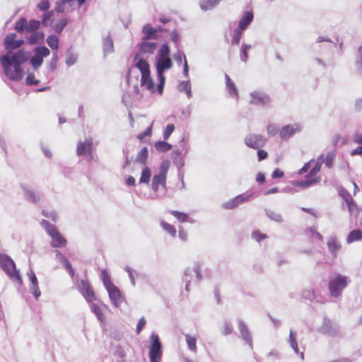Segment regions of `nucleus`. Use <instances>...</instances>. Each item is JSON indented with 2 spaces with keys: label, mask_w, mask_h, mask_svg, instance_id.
Segmentation results:
<instances>
[{
  "label": "nucleus",
  "mask_w": 362,
  "mask_h": 362,
  "mask_svg": "<svg viewBox=\"0 0 362 362\" xmlns=\"http://www.w3.org/2000/svg\"><path fill=\"white\" fill-rule=\"evenodd\" d=\"M0 61L4 68L5 74L12 81H18L23 77V71L21 66L15 64H11L9 54L2 56Z\"/></svg>",
  "instance_id": "obj_1"
},
{
  "label": "nucleus",
  "mask_w": 362,
  "mask_h": 362,
  "mask_svg": "<svg viewBox=\"0 0 362 362\" xmlns=\"http://www.w3.org/2000/svg\"><path fill=\"white\" fill-rule=\"evenodd\" d=\"M41 225L45 228L47 233L52 237L51 245L54 247H61L66 245V240L59 233L57 227L46 220L41 221Z\"/></svg>",
  "instance_id": "obj_2"
},
{
  "label": "nucleus",
  "mask_w": 362,
  "mask_h": 362,
  "mask_svg": "<svg viewBox=\"0 0 362 362\" xmlns=\"http://www.w3.org/2000/svg\"><path fill=\"white\" fill-rule=\"evenodd\" d=\"M346 278L340 275L332 276L329 283L330 293L334 297L341 295L342 290L346 286Z\"/></svg>",
  "instance_id": "obj_3"
},
{
  "label": "nucleus",
  "mask_w": 362,
  "mask_h": 362,
  "mask_svg": "<svg viewBox=\"0 0 362 362\" xmlns=\"http://www.w3.org/2000/svg\"><path fill=\"white\" fill-rule=\"evenodd\" d=\"M1 266L4 271L15 281L22 283L19 272L16 270L14 262L9 257H5L1 259Z\"/></svg>",
  "instance_id": "obj_4"
},
{
  "label": "nucleus",
  "mask_w": 362,
  "mask_h": 362,
  "mask_svg": "<svg viewBox=\"0 0 362 362\" xmlns=\"http://www.w3.org/2000/svg\"><path fill=\"white\" fill-rule=\"evenodd\" d=\"M158 45L154 42H150L148 40L143 39L142 42L139 45V50L134 61L137 60L139 57H147L155 52Z\"/></svg>",
  "instance_id": "obj_5"
},
{
  "label": "nucleus",
  "mask_w": 362,
  "mask_h": 362,
  "mask_svg": "<svg viewBox=\"0 0 362 362\" xmlns=\"http://www.w3.org/2000/svg\"><path fill=\"white\" fill-rule=\"evenodd\" d=\"M152 344L150 347L149 357L151 362L160 361L162 350L159 337L157 334L151 336Z\"/></svg>",
  "instance_id": "obj_6"
},
{
  "label": "nucleus",
  "mask_w": 362,
  "mask_h": 362,
  "mask_svg": "<svg viewBox=\"0 0 362 362\" xmlns=\"http://www.w3.org/2000/svg\"><path fill=\"white\" fill-rule=\"evenodd\" d=\"M267 139L261 134H251L245 138V144L250 148L259 149L263 147Z\"/></svg>",
  "instance_id": "obj_7"
},
{
  "label": "nucleus",
  "mask_w": 362,
  "mask_h": 362,
  "mask_svg": "<svg viewBox=\"0 0 362 362\" xmlns=\"http://www.w3.org/2000/svg\"><path fill=\"white\" fill-rule=\"evenodd\" d=\"M24 41L23 40H16L15 33H10L6 35L4 40L5 48L8 50L16 49L21 47Z\"/></svg>",
  "instance_id": "obj_8"
},
{
  "label": "nucleus",
  "mask_w": 362,
  "mask_h": 362,
  "mask_svg": "<svg viewBox=\"0 0 362 362\" xmlns=\"http://www.w3.org/2000/svg\"><path fill=\"white\" fill-rule=\"evenodd\" d=\"M250 198L249 195L239 194L233 199L225 202L223 207L226 209H233L238 206L240 204L246 202Z\"/></svg>",
  "instance_id": "obj_9"
},
{
  "label": "nucleus",
  "mask_w": 362,
  "mask_h": 362,
  "mask_svg": "<svg viewBox=\"0 0 362 362\" xmlns=\"http://www.w3.org/2000/svg\"><path fill=\"white\" fill-rule=\"evenodd\" d=\"M173 66V62L170 57H159L156 63V69L158 76H163L165 70Z\"/></svg>",
  "instance_id": "obj_10"
},
{
  "label": "nucleus",
  "mask_w": 362,
  "mask_h": 362,
  "mask_svg": "<svg viewBox=\"0 0 362 362\" xmlns=\"http://www.w3.org/2000/svg\"><path fill=\"white\" fill-rule=\"evenodd\" d=\"M107 290L108 291V294L112 304L115 307L120 306L123 301V298L119 288L114 286Z\"/></svg>",
  "instance_id": "obj_11"
},
{
  "label": "nucleus",
  "mask_w": 362,
  "mask_h": 362,
  "mask_svg": "<svg viewBox=\"0 0 362 362\" xmlns=\"http://www.w3.org/2000/svg\"><path fill=\"white\" fill-rule=\"evenodd\" d=\"M81 293L88 302H93L95 300V293L89 283L82 280L81 281Z\"/></svg>",
  "instance_id": "obj_12"
},
{
  "label": "nucleus",
  "mask_w": 362,
  "mask_h": 362,
  "mask_svg": "<svg viewBox=\"0 0 362 362\" xmlns=\"http://www.w3.org/2000/svg\"><path fill=\"white\" fill-rule=\"evenodd\" d=\"M9 57L11 59V64H15L16 65L21 66L28 59L29 53L23 49H21L12 55H9Z\"/></svg>",
  "instance_id": "obj_13"
},
{
  "label": "nucleus",
  "mask_w": 362,
  "mask_h": 362,
  "mask_svg": "<svg viewBox=\"0 0 362 362\" xmlns=\"http://www.w3.org/2000/svg\"><path fill=\"white\" fill-rule=\"evenodd\" d=\"M165 180H166V173L164 171H160L158 174L155 175L153 177L152 180V188L154 191H158L159 186L161 185L163 187H165Z\"/></svg>",
  "instance_id": "obj_14"
},
{
  "label": "nucleus",
  "mask_w": 362,
  "mask_h": 362,
  "mask_svg": "<svg viewBox=\"0 0 362 362\" xmlns=\"http://www.w3.org/2000/svg\"><path fill=\"white\" fill-rule=\"evenodd\" d=\"M322 155L318 158L315 165L311 168L306 177L309 180H317V183L320 182V177L317 174L320 171L322 166Z\"/></svg>",
  "instance_id": "obj_15"
},
{
  "label": "nucleus",
  "mask_w": 362,
  "mask_h": 362,
  "mask_svg": "<svg viewBox=\"0 0 362 362\" xmlns=\"http://www.w3.org/2000/svg\"><path fill=\"white\" fill-rule=\"evenodd\" d=\"M76 151L78 156H82L87 153H90L92 151V139H88L84 142H78Z\"/></svg>",
  "instance_id": "obj_16"
},
{
  "label": "nucleus",
  "mask_w": 362,
  "mask_h": 362,
  "mask_svg": "<svg viewBox=\"0 0 362 362\" xmlns=\"http://www.w3.org/2000/svg\"><path fill=\"white\" fill-rule=\"evenodd\" d=\"M251 97V103L255 105H264L268 103L270 101L269 97L267 95L259 92L252 93Z\"/></svg>",
  "instance_id": "obj_17"
},
{
  "label": "nucleus",
  "mask_w": 362,
  "mask_h": 362,
  "mask_svg": "<svg viewBox=\"0 0 362 362\" xmlns=\"http://www.w3.org/2000/svg\"><path fill=\"white\" fill-rule=\"evenodd\" d=\"M299 128L297 125H286L284 126L280 131L279 135L282 139H288L290 138L296 131H298Z\"/></svg>",
  "instance_id": "obj_18"
},
{
  "label": "nucleus",
  "mask_w": 362,
  "mask_h": 362,
  "mask_svg": "<svg viewBox=\"0 0 362 362\" xmlns=\"http://www.w3.org/2000/svg\"><path fill=\"white\" fill-rule=\"evenodd\" d=\"M141 86L145 87L148 90L153 93L155 91V86L150 73L141 75Z\"/></svg>",
  "instance_id": "obj_19"
},
{
  "label": "nucleus",
  "mask_w": 362,
  "mask_h": 362,
  "mask_svg": "<svg viewBox=\"0 0 362 362\" xmlns=\"http://www.w3.org/2000/svg\"><path fill=\"white\" fill-rule=\"evenodd\" d=\"M238 328L244 340L250 345H252V337L247 325L243 322H238Z\"/></svg>",
  "instance_id": "obj_20"
},
{
  "label": "nucleus",
  "mask_w": 362,
  "mask_h": 362,
  "mask_svg": "<svg viewBox=\"0 0 362 362\" xmlns=\"http://www.w3.org/2000/svg\"><path fill=\"white\" fill-rule=\"evenodd\" d=\"M327 247L334 257H337V252L340 250L341 245L336 238H331L327 241Z\"/></svg>",
  "instance_id": "obj_21"
},
{
  "label": "nucleus",
  "mask_w": 362,
  "mask_h": 362,
  "mask_svg": "<svg viewBox=\"0 0 362 362\" xmlns=\"http://www.w3.org/2000/svg\"><path fill=\"white\" fill-rule=\"evenodd\" d=\"M253 13L251 11H246L243 17L241 18L238 28L240 30H245L247 25L252 21L253 20Z\"/></svg>",
  "instance_id": "obj_22"
},
{
  "label": "nucleus",
  "mask_w": 362,
  "mask_h": 362,
  "mask_svg": "<svg viewBox=\"0 0 362 362\" xmlns=\"http://www.w3.org/2000/svg\"><path fill=\"white\" fill-rule=\"evenodd\" d=\"M134 62L136 67L140 70L141 75L150 73L149 64L146 60L142 59V57H139Z\"/></svg>",
  "instance_id": "obj_23"
},
{
  "label": "nucleus",
  "mask_w": 362,
  "mask_h": 362,
  "mask_svg": "<svg viewBox=\"0 0 362 362\" xmlns=\"http://www.w3.org/2000/svg\"><path fill=\"white\" fill-rule=\"evenodd\" d=\"M226 88H227L228 93H230V95L232 97L238 99V89H237L234 82L230 79V78L228 75H226Z\"/></svg>",
  "instance_id": "obj_24"
},
{
  "label": "nucleus",
  "mask_w": 362,
  "mask_h": 362,
  "mask_svg": "<svg viewBox=\"0 0 362 362\" xmlns=\"http://www.w3.org/2000/svg\"><path fill=\"white\" fill-rule=\"evenodd\" d=\"M157 32L158 30L156 28H153L150 24H146L143 28V33L145 34L143 39L150 40L152 38H156L155 35Z\"/></svg>",
  "instance_id": "obj_25"
},
{
  "label": "nucleus",
  "mask_w": 362,
  "mask_h": 362,
  "mask_svg": "<svg viewBox=\"0 0 362 362\" xmlns=\"http://www.w3.org/2000/svg\"><path fill=\"white\" fill-rule=\"evenodd\" d=\"M33 33L30 35V36L28 38V42L33 45L37 43H40L43 41L45 35L44 33L42 31H35L32 32Z\"/></svg>",
  "instance_id": "obj_26"
},
{
  "label": "nucleus",
  "mask_w": 362,
  "mask_h": 362,
  "mask_svg": "<svg viewBox=\"0 0 362 362\" xmlns=\"http://www.w3.org/2000/svg\"><path fill=\"white\" fill-rule=\"evenodd\" d=\"M317 183V180H309L305 177V180L300 181H294L293 185L301 188H307Z\"/></svg>",
  "instance_id": "obj_27"
},
{
  "label": "nucleus",
  "mask_w": 362,
  "mask_h": 362,
  "mask_svg": "<svg viewBox=\"0 0 362 362\" xmlns=\"http://www.w3.org/2000/svg\"><path fill=\"white\" fill-rule=\"evenodd\" d=\"M160 225L170 236L175 237L176 235L177 231L174 226L165 222V221H160Z\"/></svg>",
  "instance_id": "obj_28"
},
{
  "label": "nucleus",
  "mask_w": 362,
  "mask_h": 362,
  "mask_svg": "<svg viewBox=\"0 0 362 362\" xmlns=\"http://www.w3.org/2000/svg\"><path fill=\"white\" fill-rule=\"evenodd\" d=\"M362 239V232L360 229L354 230L349 234L347 242L349 243H354Z\"/></svg>",
  "instance_id": "obj_29"
},
{
  "label": "nucleus",
  "mask_w": 362,
  "mask_h": 362,
  "mask_svg": "<svg viewBox=\"0 0 362 362\" xmlns=\"http://www.w3.org/2000/svg\"><path fill=\"white\" fill-rule=\"evenodd\" d=\"M155 148L158 151L166 152L170 151L173 146L165 141H159L155 144Z\"/></svg>",
  "instance_id": "obj_30"
},
{
  "label": "nucleus",
  "mask_w": 362,
  "mask_h": 362,
  "mask_svg": "<svg viewBox=\"0 0 362 362\" xmlns=\"http://www.w3.org/2000/svg\"><path fill=\"white\" fill-rule=\"evenodd\" d=\"M101 279L106 289H108L115 286L112 283L110 276H109L107 272L105 269H103L101 272Z\"/></svg>",
  "instance_id": "obj_31"
},
{
  "label": "nucleus",
  "mask_w": 362,
  "mask_h": 362,
  "mask_svg": "<svg viewBox=\"0 0 362 362\" xmlns=\"http://www.w3.org/2000/svg\"><path fill=\"white\" fill-rule=\"evenodd\" d=\"M148 158V149L146 147L142 148L136 156V161L141 163L146 164Z\"/></svg>",
  "instance_id": "obj_32"
},
{
  "label": "nucleus",
  "mask_w": 362,
  "mask_h": 362,
  "mask_svg": "<svg viewBox=\"0 0 362 362\" xmlns=\"http://www.w3.org/2000/svg\"><path fill=\"white\" fill-rule=\"evenodd\" d=\"M47 43L52 49L57 50L59 48V38L56 35L48 36Z\"/></svg>",
  "instance_id": "obj_33"
},
{
  "label": "nucleus",
  "mask_w": 362,
  "mask_h": 362,
  "mask_svg": "<svg viewBox=\"0 0 362 362\" xmlns=\"http://www.w3.org/2000/svg\"><path fill=\"white\" fill-rule=\"evenodd\" d=\"M221 0H202L200 5L202 9L207 10L216 6Z\"/></svg>",
  "instance_id": "obj_34"
},
{
  "label": "nucleus",
  "mask_w": 362,
  "mask_h": 362,
  "mask_svg": "<svg viewBox=\"0 0 362 362\" xmlns=\"http://www.w3.org/2000/svg\"><path fill=\"white\" fill-rule=\"evenodd\" d=\"M28 22L25 18H21L15 25V30L18 33H22L23 30H27Z\"/></svg>",
  "instance_id": "obj_35"
},
{
  "label": "nucleus",
  "mask_w": 362,
  "mask_h": 362,
  "mask_svg": "<svg viewBox=\"0 0 362 362\" xmlns=\"http://www.w3.org/2000/svg\"><path fill=\"white\" fill-rule=\"evenodd\" d=\"M151 176V173L150 169L147 167L144 168L142 170L141 175L139 179V182L148 184L150 181Z\"/></svg>",
  "instance_id": "obj_36"
},
{
  "label": "nucleus",
  "mask_w": 362,
  "mask_h": 362,
  "mask_svg": "<svg viewBox=\"0 0 362 362\" xmlns=\"http://www.w3.org/2000/svg\"><path fill=\"white\" fill-rule=\"evenodd\" d=\"M186 342L188 348L193 352L197 351V339L189 334L185 335Z\"/></svg>",
  "instance_id": "obj_37"
},
{
  "label": "nucleus",
  "mask_w": 362,
  "mask_h": 362,
  "mask_svg": "<svg viewBox=\"0 0 362 362\" xmlns=\"http://www.w3.org/2000/svg\"><path fill=\"white\" fill-rule=\"evenodd\" d=\"M170 214H172L178 221L181 223H184L187 221L188 215L183 212H180L175 210L170 211Z\"/></svg>",
  "instance_id": "obj_38"
},
{
  "label": "nucleus",
  "mask_w": 362,
  "mask_h": 362,
  "mask_svg": "<svg viewBox=\"0 0 362 362\" xmlns=\"http://www.w3.org/2000/svg\"><path fill=\"white\" fill-rule=\"evenodd\" d=\"M349 212L354 216H358L359 209L354 199L346 202Z\"/></svg>",
  "instance_id": "obj_39"
},
{
  "label": "nucleus",
  "mask_w": 362,
  "mask_h": 362,
  "mask_svg": "<svg viewBox=\"0 0 362 362\" xmlns=\"http://www.w3.org/2000/svg\"><path fill=\"white\" fill-rule=\"evenodd\" d=\"M170 49L167 43H164L162 45L160 49H159L158 54L159 57H170Z\"/></svg>",
  "instance_id": "obj_40"
},
{
  "label": "nucleus",
  "mask_w": 362,
  "mask_h": 362,
  "mask_svg": "<svg viewBox=\"0 0 362 362\" xmlns=\"http://www.w3.org/2000/svg\"><path fill=\"white\" fill-rule=\"evenodd\" d=\"M92 310L94 312V313L97 316L98 320H100V322L104 323L105 320V317L102 313L100 308L98 305L93 304L92 305Z\"/></svg>",
  "instance_id": "obj_41"
},
{
  "label": "nucleus",
  "mask_w": 362,
  "mask_h": 362,
  "mask_svg": "<svg viewBox=\"0 0 362 362\" xmlns=\"http://www.w3.org/2000/svg\"><path fill=\"white\" fill-rule=\"evenodd\" d=\"M35 51V53L42 59L43 57L49 56L50 54L49 49L45 46L36 47Z\"/></svg>",
  "instance_id": "obj_42"
},
{
  "label": "nucleus",
  "mask_w": 362,
  "mask_h": 362,
  "mask_svg": "<svg viewBox=\"0 0 362 362\" xmlns=\"http://www.w3.org/2000/svg\"><path fill=\"white\" fill-rule=\"evenodd\" d=\"M40 25V22L37 20H31L28 23L27 31L28 32H35L36 31Z\"/></svg>",
  "instance_id": "obj_43"
},
{
  "label": "nucleus",
  "mask_w": 362,
  "mask_h": 362,
  "mask_svg": "<svg viewBox=\"0 0 362 362\" xmlns=\"http://www.w3.org/2000/svg\"><path fill=\"white\" fill-rule=\"evenodd\" d=\"M30 62L34 68L37 69L42 65L43 62V59L36 54L31 58Z\"/></svg>",
  "instance_id": "obj_44"
},
{
  "label": "nucleus",
  "mask_w": 362,
  "mask_h": 362,
  "mask_svg": "<svg viewBox=\"0 0 362 362\" xmlns=\"http://www.w3.org/2000/svg\"><path fill=\"white\" fill-rule=\"evenodd\" d=\"M174 130H175V126L173 124H168L166 126L165 129H164L163 134L164 140H167L170 137V134L173 133V132Z\"/></svg>",
  "instance_id": "obj_45"
},
{
  "label": "nucleus",
  "mask_w": 362,
  "mask_h": 362,
  "mask_svg": "<svg viewBox=\"0 0 362 362\" xmlns=\"http://www.w3.org/2000/svg\"><path fill=\"white\" fill-rule=\"evenodd\" d=\"M67 21L65 18L61 19L54 25V30L57 33H60L64 28L66 25Z\"/></svg>",
  "instance_id": "obj_46"
},
{
  "label": "nucleus",
  "mask_w": 362,
  "mask_h": 362,
  "mask_svg": "<svg viewBox=\"0 0 362 362\" xmlns=\"http://www.w3.org/2000/svg\"><path fill=\"white\" fill-rule=\"evenodd\" d=\"M251 48L250 45H243L242 46V55L241 60L244 62H246L248 59V50Z\"/></svg>",
  "instance_id": "obj_47"
},
{
  "label": "nucleus",
  "mask_w": 362,
  "mask_h": 362,
  "mask_svg": "<svg viewBox=\"0 0 362 362\" xmlns=\"http://www.w3.org/2000/svg\"><path fill=\"white\" fill-rule=\"evenodd\" d=\"M252 237L253 239H255L257 242H260L264 239L267 238V235L262 233L259 230H255L252 233Z\"/></svg>",
  "instance_id": "obj_48"
},
{
  "label": "nucleus",
  "mask_w": 362,
  "mask_h": 362,
  "mask_svg": "<svg viewBox=\"0 0 362 362\" xmlns=\"http://www.w3.org/2000/svg\"><path fill=\"white\" fill-rule=\"evenodd\" d=\"M180 89L186 93L187 96L189 98L191 95V88L190 84L188 82L182 81L180 84Z\"/></svg>",
  "instance_id": "obj_49"
},
{
  "label": "nucleus",
  "mask_w": 362,
  "mask_h": 362,
  "mask_svg": "<svg viewBox=\"0 0 362 362\" xmlns=\"http://www.w3.org/2000/svg\"><path fill=\"white\" fill-rule=\"evenodd\" d=\"M242 30L239 28L237 29L235 32V34L232 39V44L233 45H238L240 42V40L242 37Z\"/></svg>",
  "instance_id": "obj_50"
},
{
  "label": "nucleus",
  "mask_w": 362,
  "mask_h": 362,
  "mask_svg": "<svg viewBox=\"0 0 362 362\" xmlns=\"http://www.w3.org/2000/svg\"><path fill=\"white\" fill-rule=\"evenodd\" d=\"M335 154L333 152H329L327 153L326 158H325V165L328 168H331L332 165V163L334 160Z\"/></svg>",
  "instance_id": "obj_51"
},
{
  "label": "nucleus",
  "mask_w": 362,
  "mask_h": 362,
  "mask_svg": "<svg viewBox=\"0 0 362 362\" xmlns=\"http://www.w3.org/2000/svg\"><path fill=\"white\" fill-rule=\"evenodd\" d=\"M152 124L148 127L144 132L137 135V139L143 141L146 136H150L151 134Z\"/></svg>",
  "instance_id": "obj_52"
},
{
  "label": "nucleus",
  "mask_w": 362,
  "mask_h": 362,
  "mask_svg": "<svg viewBox=\"0 0 362 362\" xmlns=\"http://www.w3.org/2000/svg\"><path fill=\"white\" fill-rule=\"evenodd\" d=\"M26 83L28 85H37L39 83V81L35 78L33 74H29L26 78Z\"/></svg>",
  "instance_id": "obj_53"
},
{
  "label": "nucleus",
  "mask_w": 362,
  "mask_h": 362,
  "mask_svg": "<svg viewBox=\"0 0 362 362\" xmlns=\"http://www.w3.org/2000/svg\"><path fill=\"white\" fill-rule=\"evenodd\" d=\"M42 214L46 218H51L53 221H56L57 219V215L55 211L49 212L47 211L43 210L42 211Z\"/></svg>",
  "instance_id": "obj_54"
},
{
  "label": "nucleus",
  "mask_w": 362,
  "mask_h": 362,
  "mask_svg": "<svg viewBox=\"0 0 362 362\" xmlns=\"http://www.w3.org/2000/svg\"><path fill=\"white\" fill-rule=\"evenodd\" d=\"M232 331H233L232 326L229 323L225 322L222 327V331H221L222 334L223 335H228L232 333Z\"/></svg>",
  "instance_id": "obj_55"
},
{
  "label": "nucleus",
  "mask_w": 362,
  "mask_h": 362,
  "mask_svg": "<svg viewBox=\"0 0 362 362\" xmlns=\"http://www.w3.org/2000/svg\"><path fill=\"white\" fill-rule=\"evenodd\" d=\"M37 7L40 11H46L49 8V3L47 0H42L38 4Z\"/></svg>",
  "instance_id": "obj_56"
},
{
  "label": "nucleus",
  "mask_w": 362,
  "mask_h": 362,
  "mask_svg": "<svg viewBox=\"0 0 362 362\" xmlns=\"http://www.w3.org/2000/svg\"><path fill=\"white\" fill-rule=\"evenodd\" d=\"M52 16V12H47V13H45L42 21V23L44 26H47V25H50L49 21H50Z\"/></svg>",
  "instance_id": "obj_57"
},
{
  "label": "nucleus",
  "mask_w": 362,
  "mask_h": 362,
  "mask_svg": "<svg viewBox=\"0 0 362 362\" xmlns=\"http://www.w3.org/2000/svg\"><path fill=\"white\" fill-rule=\"evenodd\" d=\"M30 290L35 299H38L41 295L38 285L30 286Z\"/></svg>",
  "instance_id": "obj_58"
},
{
  "label": "nucleus",
  "mask_w": 362,
  "mask_h": 362,
  "mask_svg": "<svg viewBox=\"0 0 362 362\" xmlns=\"http://www.w3.org/2000/svg\"><path fill=\"white\" fill-rule=\"evenodd\" d=\"M267 130L269 136H273L278 132V127L275 124H269Z\"/></svg>",
  "instance_id": "obj_59"
},
{
  "label": "nucleus",
  "mask_w": 362,
  "mask_h": 362,
  "mask_svg": "<svg viewBox=\"0 0 362 362\" xmlns=\"http://www.w3.org/2000/svg\"><path fill=\"white\" fill-rule=\"evenodd\" d=\"M257 157H258V160L262 161V160L267 158L268 153L264 150L259 148V150L257 151Z\"/></svg>",
  "instance_id": "obj_60"
},
{
  "label": "nucleus",
  "mask_w": 362,
  "mask_h": 362,
  "mask_svg": "<svg viewBox=\"0 0 362 362\" xmlns=\"http://www.w3.org/2000/svg\"><path fill=\"white\" fill-rule=\"evenodd\" d=\"M160 78V83L157 86L158 91L160 94H162L163 87L165 84V77L164 76H158Z\"/></svg>",
  "instance_id": "obj_61"
},
{
  "label": "nucleus",
  "mask_w": 362,
  "mask_h": 362,
  "mask_svg": "<svg viewBox=\"0 0 362 362\" xmlns=\"http://www.w3.org/2000/svg\"><path fill=\"white\" fill-rule=\"evenodd\" d=\"M315 160H310L309 162L306 163L299 170H298V174L300 175H303L304 173H305L308 169L310 168V164L312 163H313Z\"/></svg>",
  "instance_id": "obj_62"
},
{
  "label": "nucleus",
  "mask_w": 362,
  "mask_h": 362,
  "mask_svg": "<svg viewBox=\"0 0 362 362\" xmlns=\"http://www.w3.org/2000/svg\"><path fill=\"white\" fill-rule=\"evenodd\" d=\"M146 320L144 319V317H141L140 318V320H139L138 323H137V326H136V332L137 334H139L141 331V329L144 327V326L146 325Z\"/></svg>",
  "instance_id": "obj_63"
},
{
  "label": "nucleus",
  "mask_w": 362,
  "mask_h": 362,
  "mask_svg": "<svg viewBox=\"0 0 362 362\" xmlns=\"http://www.w3.org/2000/svg\"><path fill=\"white\" fill-rule=\"evenodd\" d=\"M340 194L343 197L346 203L353 199L351 195L344 189L340 192Z\"/></svg>",
  "instance_id": "obj_64"
}]
</instances>
